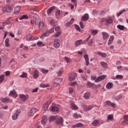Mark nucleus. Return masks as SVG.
<instances>
[{
    "label": "nucleus",
    "instance_id": "39448f33",
    "mask_svg": "<svg viewBox=\"0 0 128 128\" xmlns=\"http://www.w3.org/2000/svg\"><path fill=\"white\" fill-rule=\"evenodd\" d=\"M105 106H110V108H116V104L112 103L110 101H106L105 102Z\"/></svg>",
    "mask_w": 128,
    "mask_h": 128
},
{
    "label": "nucleus",
    "instance_id": "7c9ffc66",
    "mask_svg": "<svg viewBox=\"0 0 128 128\" xmlns=\"http://www.w3.org/2000/svg\"><path fill=\"white\" fill-rule=\"evenodd\" d=\"M98 54V56H102V58H106V53H102L100 52H97Z\"/></svg>",
    "mask_w": 128,
    "mask_h": 128
},
{
    "label": "nucleus",
    "instance_id": "c85d7f7f",
    "mask_svg": "<svg viewBox=\"0 0 128 128\" xmlns=\"http://www.w3.org/2000/svg\"><path fill=\"white\" fill-rule=\"evenodd\" d=\"M39 74H38V70H35L33 74V77L34 78H38Z\"/></svg>",
    "mask_w": 128,
    "mask_h": 128
},
{
    "label": "nucleus",
    "instance_id": "7ed1b4c3",
    "mask_svg": "<svg viewBox=\"0 0 128 128\" xmlns=\"http://www.w3.org/2000/svg\"><path fill=\"white\" fill-rule=\"evenodd\" d=\"M53 46L55 48H58L60 46V40L58 38L54 39Z\"/></svg>",
    "mask_w": 128,
    "mask_h": 128
},
{
    "label": "nucleus",
    "instance_id": "052dcab7",
    "mask_svg": "<svg viewBox=\"0 0 128 128\" xmlns=\"http://www.w3.org/2000/svg\"><path fill=\"white\" fill-rule=\"evenodd\" d=\"M72 2H74V6H78L76 0H71Z\"/></svg>",
    "mask_w": 128,
    "mask_h": 128
},
{
    "label": "nucleus",
    "instance_id": "e433bc0d",
    "mask_svg": "<svg viewBox=\"0 0 128 128\" xmlns=\"http://www.w3.org/2000/svg\"><path fill=\"white\" fill-rule=\"evenodd\" d=\"M73 118H82V116H80V114H78L75 113L73 115Z\"/></svg>",
    "mask_w": 128,
    "mask_h": 128
},
{
    "label": "nucleus",
    "instance_id": "4c0bfd02",
    "mask_svg": "<svg viewBox=\"0 0 128 128\" xmlns=\"http://www.w3.org/2000/svg\"><path fill=\"white\" fill-rule=\"evenodd\" d=\"M64 60H66V62L68 63L72 62V60L70 58H68L67 56H65L64 58Z\"/></svg>",
    "mask_w": 128,
    "mask_h": 128
},
{
    "label": "nucleus",
    "instance_id": "a211bd4d",
    "mask_svg": "<svg viewBox=\"0 0 128 128\" xmlns=\"http://www.w3.org/2000/svg\"><path fill=\"white\" fill-rule=\"evenodd\" d=\"M50 104V101L47 102L43 106V110H46L48 108Z\"/></svg>",
    "mask_w": 128,
    "mask_h": 128
},
{
    "label": "nucleus",
    "instance_id": "423d86ee",
    "mask_svg": "<svg viewBox=\"0 0 128 128\" xmlns=\"http://www.w3.org/2000/svg\"><path fill=\"white\" fill-rule=\"evenodd\" d=\"M104 22L105 24H106V26H109V24H112L114 20H112V18H109L106 19L104 20Z\"/></svg>",
    "mask_w": 128,
    "mask_h": 128
},
{
    "label": "nucleus",
    "instance_id": "4be33fe9",
    "mask_svg": "<svg viewBox=\"0 0 128 128\" xmlns=\"http://www.w3.org/2000/svg\"><path fill=\"white\" fill-rule=\"evenodd\" d=\"M38 24V29L40 30H42L44 28V24L42 22H40Z\"/></svg>",
    "mask_w": 128,
    "mask_h": 128
},
{
    "label": "nucleus",
    "instance_id": "a18cd8bd",
    "mask_svg": "<svg viewBox=\"0 0 128 128\" xmlns=\"http://www.w3.org/2000/svg\"><path fill=\"white\" fill-rule=\"evenodd\" d=\"M10 22L9 20H6L2 23L3 26H6V24H8Z\"/></svg>",
    "mask_w": 128,
    "mask_h": 128
},
{
    "label": "nucleus",
    "instance_id": "69168bd1",
    "mask_svg": "<svg viewBox=\"0 0 128 128\" xmlns=\"http://www.w3.org/2000/svg\"><path fill=\"white\" fill-rule=\"evenodd\" d=\"M6 76H8L10 74V71H6L5 72Z\"/></svg>",
    "mask_w": 128,
    "mask_h": 128
},
{
    "label": "nucleus",
    "instance_id": "bb28decb",
    "mask_svg": "<svg viewBox=\"0 0 128 128\" xmlns=\"http://www.w3.org/2000/svg\"><path fill=\"white\" fill-rule=\"evenodd\" d=\"M51 110L52 112H60V108L56 106H52Z\"/></svg>",
    "mask_w": 128,
    "mask_h": 128
},
{
    "label": "nucleus",
    "instance_id": "37998d69",
    "mask_svg": "<svg viewBox=\"0 0 128 128\" xmlns=\"http://www.w3.org/2000/svg\"><path fill=\"white\" fill-rule=\"evenodd\" d=\"M41 72L44 74H48V70H46V69H44V68H42L41 69Z\"/></svg>",
    "mask_w": 128,
    "mask_h": 128
},
{
    "label": "nucleus",
    "instance_id": "79ce46f5",
    "mask_svg": "<svg viewBox=\"0 0 128 128\" xmlns=\"http://www.w3.org/2000/svg\"><path fill=\"white\" fill-rule=\"evenodd\" d=\"M114 120V116L112 115H108L107 120L110 122V120Z\"/></svg>",
    "mask_w": 128,
    "mask_h": 128
},
{
    "label": "nucleus",
    "instance_id": "cd10ccee",
    "mask_svg": "<svg viewBox=\"0 0 128 128\" xmlns=\"http://www.w3.org/2000/svg\"><path fill=\"white\" fill-rule=\"evenodd\" d=\"M84 126V124L82 123H78L76 124L73 125L72 127L74 128H82Z\"/></svg>",
    "mask_w": 128,
    "mask_h": 128
},
{
    "label": "nucleus",
    "instance_id": "603ef678",
    "mask_svg": "<svg viewBox=\"0 0 128 128\" xmlns=\"http://www.w3.org/2000/svg\"><path fill=\"white\" fill-rule=\"evenodd\" d=\"M28 74L26 72H22V75L20 76V78H26Z\"/></svg>",
    "mask_w": 128,
    "mask_h": 128
},
{
    "label": "nucleus",
    "instance_id": "b1692460",
    "mask_svg": "<svg viewBox=\"0 0 128 128\" xmlns=\"http://www.w3.org/2000/svg\"><path fill=\"white\" fill-rule=\"evenodd\" d=\"M10 39L8 38H6L5 40V46L6 48H10Z\"/></svg>",
    "mask_w": 128,
    "mask_h": 128
},
{
    "label": "nucleus",
    "instance_id": "680f3d73",
    "mask_svg": "<svg viewBox=\"0 0 128 128\" xmlns=\"http://www.w3.org/2000/svg\"><path fill=\"white\" fill-rule=\"evenodd\" d=\"M80 24L81 28H84V23L82 22H80Z\"/></svg>",
    "mask_w": 128,
    "mask_h": 128
},
{
    "label": "nucleus",
    "instance_id": "a19ab883",
    "mask_svg": "<svg viewBox=\"0 0 128 128\" xmlns=\"http://www.w3.org/2000/svg\"><path fill=\"white\" fill-rule=\"evenodd\" d=\"M28 16H27V15H23L19 18V20H26L28 19Z\"/></svg>",
    "mask_w": 128,
    "mask_h": 128
},
{
    "label": "nucleus",
    "instance_id": "f3484780",
    "mask_svg": "<svg viewBox=\"0 0 128 128\" xmlns=\"http://www.w3.org/2000/svg\"><path fill=\"white\" fill-rule=\"evenodd\" d=\"M102 36L103 40H108V34L106 32H102Z\"/></svg>",
    "mask_w": 128,
    "mask_h": 128
},
{
    "label": "nucleus",
    "instance_id": "49530a36",
    "mask_svg": "<svg viewBox=\"0 0 128 128\" xmlns=\"http://www.w3.org/2000/svg\"><path fill=\"white\" fill-rule=\"evenodd\" d=\"M92 44H94V39H91L88 43V46H92Z\"/></svg>",
    "mask_w": 128,
    "mask_h": 128
},
{
    "label": "nucleus",
    "instance_id": "09e8293b",
    "mask_svg": "<svg viewBox=\"0 0 128 128\" xmlns=\"http://www.w3.org/2000/svg\"><path fill=\"white\" fill-rule=\"evenodd\" d=\"M116 78L117 80H122L124 76H122V75H116Z\"/></svg>",
    "mask_w": 128,
    "mask_h": 128
},
{
    "label": "nucleus",
    "instance_id": "e2e57ef3",
    "mask_svg": "<svg viewBox=\"0 0 128 128\" xmlns=\"http://www.w3.org/2000/svg\"><path fill=\"white\" fill-rule=\"evenodd\" d=\"M75 26L77 30H78V32H80V26L78 25H75Z\"/></svg>",
    "mask_w": 128,
    "mask_h": 128
},
{
    "label": "nucleus",
    "instance_id": "9b49d317",
    "mask_svg": "<svg viewBox=\"0 0 128 128\" xmlns=\"http://www.w3.org/2000/svg\"><path fill=\"white\" fill-rule=\"evenodd\" d=\"M76 72H73L72 73L70 76H69V80H74V78H76Z\"/></svg>",
    "mask_w": 128,
    "mask_h": 128
},
{
    "label": "nucleus",
    "instance_id": "1a4fd4ad",
    "mask_svg": "<svg viewBox=\"0 0 128 128\" xmlns=\"http://www.w3.org/2000/svg\"><path fill=\"white\" fill-rule=\"evenodd\" d=\"M38 112V109L36 108H33L31 109L29 112V116H32Z\"/></svg>",
    "mask_w": 128,
    "mask_h": 128
},
{
    "label": "nucleus",
    "instance_id": "5fc2aeb1",
    "mask_svg": "<svg viewBox=\"0 0 128 128\" xmlns=\"http://www.w3.org/2000/svg\"><path fill=\"white\" fill-rule=\"evenodd\" d=\"M55 22H54V20H50V26H54Z\"/></svg>",
    "mask_w": 128,
    "mask_h": 128
},
{
    "label": "nucleus",
    "instance_id": "f8f14e48",
    "mask_svg": "<svg viewBox=\"0 0 128 128\" xmlns=\"http://www.w3.org/2000/svg\"><path fill=\"white\" fill-rule=\"evenodd\" d=\"M12 8L10 6H8L3 8V11L6 12H12Z\"/></svg>",
    "mask_w": 128,
    "mask_h": 128
},
{
    "label": "nucleus",
    "instance_id": "a878e982",
    "mask_svg": "<svg viewBox=\"0 0 128 128\" xmlns=\"http://www.w3.org/2000/svg\"><path fill=\"white\" fill-rule=\"evenodd\" d=\"M81 44H82V40H78L75 42L74 46L76 48H78V46H80Z\"/></svg>",
    "mask_w": 128,
    "mask_h": 128
},
{
    "label": "nucleus",
    "instance_id": "2f4dec72",
    "mask_svg": "<svg viewBox=\"0 0 128 128\" xmlns=\"http://www.w3.org/2000/svg\"><path fill=\"white\" fill-rule=\"evenodd\" d=\"M100 64L104 68H108V64L104 62H101Z\"/></svg>",
    "mask_w": 128,
    "mask_h": 128
},
{
    "label": "nucleus",
    "instance_id": "473e14b6",
    "mask_svg": "<svg viewBox=\"0 0 128 128\" xmlns=\"http://www.w3.org/2000/svg\"><path fill=\"white\" fill-rule=\"evenodd\" d=\"M74 18H72L70 22H68L66 23V26H70V24H74Z\"/></svg>",
    "mask_w": 128,
    "mask_h": 128
},
{
    "label": "nucleus",
    "instance_id": "dca6fc26",
    "mask_svg": "<svg viewBox=\"0 0 128 128\" xmlns=\"http://www.w3.org/2000/svg\"><path fill=\"white\" fill-rule=\"evenodd\" d=\"M114 87V84L112 82H108L106 84V88L108 90H110V88H112Z\"/></svg>",
    "mask_w": 128,
    "mask_h": 128
},
{
    "label": "nucleus",
    "instance_id": "ea45409f",
    "mask_svg": "<svg viewBox=\"0 0 128 128\" xmlns=\"http://www.w3.org/2000/svg\"><path fill=\"white\" fill-rule=\"evenodd\" d=\"M48 36V31H46L45 32L43 33L42 34L40 38H46V36Z\"/></svg>",
    "mask_w": 128,
    "mask_h": 128
},
{
    "label": "nucleus",
    "instance_id": "774afa93",
    "mask_svg": "<svg viewBox=\"0 0 128 128\" xmlns=\"http://www.w3.org/2000/svg\"><path fill=\"white\" fill-rule=\"evenodd\" d=\"M74 92V88H69V92L70 94H72V92Z\"/></svg>",
    "mask_w": 128,
    "mask_h": 128
},
{
    "label": "nucleus",
    "instance_id": "9d476101",
    "mask_svg": "<svg viewBox=\"0 0 128 128\" xmlns=\"http://www.w3.org/2000/svg\"><path fill=\"white\" fill-rule=\"evenodd\" d=\"M1 100H2V102H4V104H6L8 102H12V100L8 98H3L1 99Z\"/></svg>",
    "mask_w": 128,
    "mask_h": 128
},
{
    "label": "nucleus",
    "instance_id": "f704fd0d",
    "mask_svg": "<svg viewBox=\"0 0 128 128\" xmlns=\"http://www.w3.org/2000/svg\"><path fill=\"white\" fill-rule=\"evenodd\" d=\"M117 28L118 30H124V26L121 24H118Z\"/></svg>",
    "mask_w": 128,
    "mask_h": 128
},
{
    "label": "nucleus",
    "instance_id": "aec40b11",
    "mask_svg": "<svg viewBox=\"0 0 128 128\" xmlns=\"http://www.w3.org/2000/svg\"><path fill=\"white\" fill-rule=\"evenodd\" d=\"M46 122H48V118H46V116H43L41 120L42 124H46Z\"/></svg>",
    "mask_w": 128,
    "mask_h": 128
},
{
    "label": "nucleus",
    "instance_id": "13d9d810",
    "mask_svg": "<svg viewBox=\"0 0 128 128\" xmlns=\"http://www.w3.org/2000/svg\"><path fill=\"white\" fill-rule=\"evenodd\" d=\"M78 82H76V81L70 83V86H76Z\"/></svg>",
    "mask_w": 128,
    "mask_h": 128
},
{
    "label": "nucleus",
    "instance_id": "c03bdc74",
    "mask_svg": "<svg viewBox=\"0 0 128 128\" xmlns=\"http://www.w3.org/2000/svg\"><path fill=\"white\" fill-rule=\"evenodd\" d=\"M47 32H48V34H52V32H54V28H52L48 30H47Z\"/></svg>",
    "mask_w": 128,
    "mask_h": 128
},
{
    "label": "nucleus",
    "instance_id": "864d4df0",
    "mask_svg": "<svg viewBox=\"0 0 128 128\" xmlns=\"http://www.w3.org/2000/svg\"><path fill=\"white\" fill-rule=\"evenodd\" d=\"M38 46H44V44L42 42L39 41L37 42Z\"/></svg>",
    "mask_w": 128,
    "mask_h": 128
},
{
    "label": "nucleus",
    "instance_id": "c9c22d12",
    "mask_svg": "<svg viewBox=\"0 0 128 128\" xmlns=\"http://www.w3.org/2000/svg\"><path fill=\"white\" fill-rule=\"evenodd\" d=\"M20 10V6H16L14 9V12L15 14H18V12H19Z\"/></svg>",
    "mask_w": 128,
    "mask_h": 128
},
{
    "label": "nucleus",
    "instance_id": "72a5a7b5",
    "mask_svg": "<svg viewBox=\"0 0 128 128\" xmlns=\"http://www.w3.org/2000/svg\"><path fill=\"white\" fill-rule=\"evenodd\" d=\"M71 108L72 110H78V106H76V105L74 103L71 104Z\"/></svg>",
    "mask_w": 128,
    "mask_h": 128
},
{
    "label": "nucleus",
    "instance_id": "0eeeda50",
    "mask_svg": "<svg viewBox=\"0 0 128 128\" xmlns=\"http://www.w3.org/2000/svg\"><path fill=\"white\" fill-rule=\"evenodd\" d=\"M19 98H20L22 102H26L28 98V96L26 95H24V94H20Z\"/></svg>",
    "mask_w": 128,
    "mask_h": 128
},
{
    "label": "nucleus",
    "instance_id": "2eb2a0df",
    "mask_svg": "<svg viewBox=\"0 0 128 128\" xmlns=\"http://www.w3.org/2000/svg\"><path fill=\"white\" fill-rule=\"evenodd\" d=\"M62 122H64L62 117H59L56 120V122L57 124H62Z\"/></svg>",
    "mask_w": 128,
    "mask_h": 128
},
{
    "label": "nucleus",
    "instance_id": "8fccbe9b",
    "mask_svg": "<svg viewBox=\"0 0 128 128\" xmlns=\"http://www.w3.org/2000/svg\"><path fill=\"white\" fill-rule=\"evenodd\" d=\"M92 108V106H86L85 107L86 110H90Z\"/></svg>",
    "mask_w": 128,
    "mask_h": 128
},
{
    "label": "nucleus",
    "instance_id": "5701e85b",
    "mask_svg": "<svg viewBox=\"0 0 128 128\" xmlns=\"http://www.w3.org/2000/svg\"><path fill=\"white\" fill-rule=\"evenodd\" d=\"M100 124V120H94L92 122V126H98Z\"/></svg>",
    "mask_w": 128,
    "mask_h": 128
},
{
    "label": "nucleus",
    "instance_id": "de8ad7c7",
    "mask_svg": "<svg viewBox=\"0 0 128 128\" xmlns=\"http://www.w3.org/2000/svg\"><path fill=\"white\" fill-rule=\"evenodd\" d=\"M40 88H48V86H50V84H42L40 85Z\"/></svg>",
    "mask_w": 128,
    "mask_h": 128
},
{
    "label": "nucleus",
    "instance_id": "6ab92c4d",
    "mask_svg": "<svg viewBox=\"0 0 128 128\" xmlns=\"http://www.w3.org/2000/svg\"><path fill=\"white\" fill-rule=\"evenodd\" d=\"M84 58L85 60H86V64L88 66V64H90V60L88 59V54H85L84 56Z\"/></svg>",
    "mask_w": 128,
    "mask_h": 128
},
{
    "label": "nucleus",
    "instance_id": "6e6d98bb",
    "mask_svg": "<svg viewBox=\"0 0 128 128\" xmlns=\"http://www.w3.org/2000/svg\"><path fill=\"white\" fill-rule=\"evenodd\" d=\"M4 75L2 74L0 76V82H2V81L4 80Z\"/></svg>",
    "mask_w": 128,
    "mask_h": 128
},
{
    "label": "nucleus",
    "instance_id": "ddd939ff",
    "mask_svg": "<svg viewBox=\"0 0 128 128\" xmlns=\"http://www.w3.org/2000/svg\"><path fill=\"white\" fill-rule=\"evenodd\" d=\"M90 93L88 92H85L84 94V98L85 100H89L90 98Z\"/></svg>",
    "mask_w": 128,
    "mask_h": 128
},
{
    "label": "nucleus",
    "instance_id": "3c124183",
    "mask_svg": "<svg viewBox=\"0 0 128 128\" xmlns=\"http://www.w3.org/2000/svg\"><path fill=\"white\" fill-rule=\"evenodd\" d=\"M91 32L92 34L96 35L98 32V30H91Z\"/></svg>",
    "mask_w": 128,
    "mask_h": 128
},
{
    "label": "nucleus",
    "instance_id": "20e7f679",
    "mask_svg": "<svg viewBox=\"0 0 128 128\" xmlns=\"http://www.w3.org/2000/svg\"><path fill=\"white\" fill-rule=\"evenodd\" d=\"M55 32H56V34L54 36V38H58L60 36V35L61 34L60 27V26H56L55 28Z\"/></svg>",
    "mask_w": 128,
    "mask_h": 128
},
{
    "label": "nucleus",
    "instance_id": "c756f323",
    "mask_svg": "<svg viewBox=\"0 0 128 128\" xmlns=\"http://www.w3.org/2000/svg\"><path fill=\"white\" fill-rule=\"evenodd\" d=\"M60 10H57L56 12V18H60Z\"/></svg>",
    "mask_w": 128,
    "mask_h": 128
},
{
    "label": "nucleus",
    "instance_id": "58836bf2",
    "mask_svg": "<svg viewBox=\"0 0 128 128\" xmlns=\"http://www.w3.org/2000/svg\"><path fill=\"white\" fill-rule=\"evenodd\" d=\"M124 12H126V10H121L119 12V13H117V14H116L117 16H122V14H124Z\"/></svg>",
    "mask_w": 128,
    "mask_h": 128
},
{
    "label": "nucleus",
    "instance_id": "bf43d9fd",
    "mask_svg": "<svg viewBox=\"0 0 128 128\" xmlns=\"http://www.w3.org/2000/svg\"><path fill=\"white\" fill-rule=\"evenodd\" d=\"M38 40V38L31 36L29 40Z\"/></svg>",
    "mask_w": 128,
    "mask_h": 128
},
{
    "label": "nucleus",
    "instance_id": "4d7b16f0",
    "mask_svg": "<svg viewBox=\"0 0 128 128\" xmlns=\"http://www.w3.org/2000/svg\"><path fill=\"white\" fill-rule=\"evenodd\" d=\"M62 72H64V70L62 69V68H61L58 71V76H62Z\"/></svg>",
    "mask_w": 128,
    "mask_h": 128
},
{
    "label": "nucleus",
    "instance_id": "393cba45",
    "mask_svg": "<svg viewBox=\"0 0 128 128\" xmlns=\"http://www.w3.org/2000/svg\"><path fill=\"white\" fill-rule=\"evenodd\" d=\"M88 20V14H84L82 18V20H84L86 22Z\"/></svg>",
    "mask_w": 128,
    "mask_h": 128
},
{
    "label": "nucleus",
    "instance_id": "f03ea898",
    "mask_svg": "<svg viewBox=\"0 0 128 128\" xmlns=\"http://www.w3.org/2000/svg\"><path fill=\"white\" fill-rule=\"evenodd\" d=\"M38 18V14H34L33 16V20L30 21L31 24H34V23L36 25L38 24V23H40V18Z\"/></svg>",
    "mask_w": 128,
    "mask_h": 128
},
{
    "label": "nucleus",
    "instance_id": "412c9836",
    "mask_svg": "<svg viewBox=\"0 0 128 128\" xmlns=\"http://www.w3.org/2000/svg\"><path fill=\"white\" fill-rule=\"evenodd\" d=\"M56 9V7L54 6H53L51 8H48L47 10V14H52V10H54Z\"/></svg>",
    "mask_w": 128,
    "mask_h": 128
},
{
    "label": "nucleus",
    "instance_id": "4468645a",
    "mask_svg": "<svg viewBox=\"0 0 128 128\" xmlns=\"http://www.w3.org/2000/svg\"><path fill=\"white\" fill-rule=\"evenodd\" d=\"M9 96H13V98H16L18 96V94H16V90H12Z\"/></svg>",
    "mask_w": 128,
    "mask_h": 128
},
{
    "label": "nucleus",
    "instance_id": "6e6552de",
    "mask_svg": "<svg viewBox=\"0 0 128 128\" xmlns=\"http://www.w3.org/2000/svg\"><path fill=\"white\" fill-rule=\"evenodd\" d=\"M20 111L16 110V114H14L12 116V120H17L18 116H20Z\"/></svg>",
    "mask_w": 128,
    "mask_h": 128
},
{
    "label": "nucleus",
    "instance_id": "f257e3e1",
    "mask_svg": "<svg viewBox=\"0 0 128 128\" xmlns=\"http://www.w3.org/2000/svg\"><path fill=\"white\" fill-rule=\"evenodd\" d=\"M106 78V76L104 75L99 76L96 78L95 76H93L91 78V80H95V82H102V80H104V78Z\"/></svg>",
    "mask_w": 128,
    "mask_h": 128
},
{
    "label": "nucleus",
    "instance_id": "338daca9",
    "mask_svg": "<svg viewBox=\"0 0 128 128\" xmlns=\"http://www.w3.org/2000/svg\"><path fill=\"white\" fill-rule=\"evenodd\" d=\"M32 36V35L30 34H28L26 36V40H30V37Z\"/></svg>",
    "mask_w": 128,
    "mask_h": 128
},
{
    "label": "nucleus",
    "instance_id": "0e129e2a",
    "mask_svg": "<svg viewBox=\"0 0 128 128\" xmlns=\"http://www.w3.org/2000/svg\"><path fill=\"white\" fill-rule=\"evenodd\" d=\"M56 120V116H52L50 118V120Z\"/></svg>",
    "mask_w": 128,
    "mask_h": 128
}]
</instances>
